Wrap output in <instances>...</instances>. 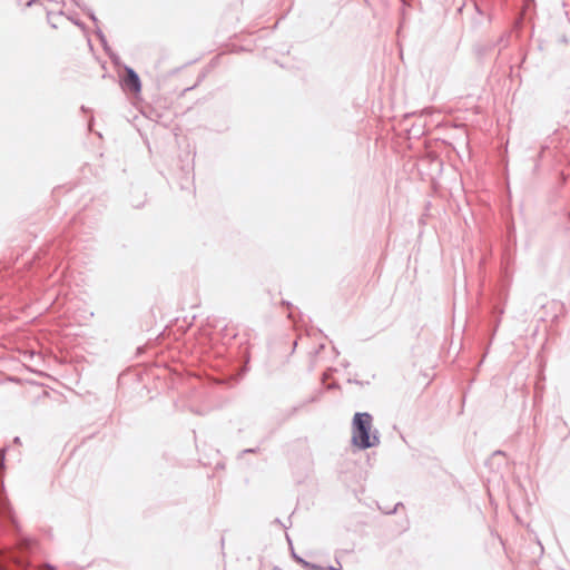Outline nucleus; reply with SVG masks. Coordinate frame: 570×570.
<instances>
[{"instance_id": "7ed1b4c3", "label": "nucleus", "mask_w": 570, "mask_h": 570, "mask_svg": "<svg viewBox=\"0 0 570 570\" xmlns=\"http://www.w3.org/2000/svg\"><path fill=\"white\" fill-rule=\"evenodd\" d=\"M126 70H127V77L125 79L126 86L134 92H139L141 89V82H140L138 75L131 68H127Z\"/></svg>"}, {"instance_id": "f257e3e1", "label": "nucleus", "mask_w": 570, "mask_h": 570, "mask_svg": "<svg viewBox=\"0 0 570 570\" xmlns=\"http://www.w3.org/2000/svg\"><path fill=\"white\" fill-rule=\"evenodd\" d=\"M372 416L368 413H356L353 419L352 443L358 449L374 446L379 439L371 435Z\"/></svg>"}, {"instance_id": "20e7f679", "label": "nucleus", "mask_w": 570, "mask_h": 570, "mask_svg": "<svg viewBox=\"0 0 570 570\" xmlns=\"http://www.w3.org/2000/svg\"><path fill=\"white\" fill-rule=\"evenodd\" d=\"M46 568H48L49 570H55V568L50 564H47Z\"/></svg>"}, {"instance_id": "f03ea898", "label": "nucleus", "mask_w": 570, "mask_h": 570, "mask_svg": "<svg viewBox=\"0 0 570 570\" xmlns=\"http://www.w3.org/2000/svg\"><path fill=\"white\" fill-rule=\"evenodd\" d=\"M432 381V377L421 371H415L406 377V386L410 390H424Z\"/></svg>"}]
</instances>
